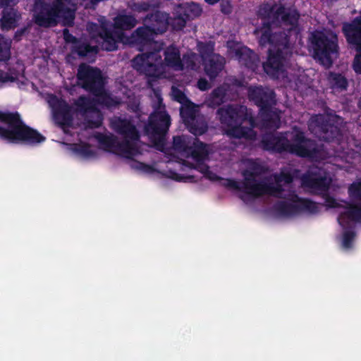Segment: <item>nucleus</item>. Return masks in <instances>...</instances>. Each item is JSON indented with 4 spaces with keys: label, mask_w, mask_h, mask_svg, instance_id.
Segmentation results:
<instances>
[{
    "label": "nucleus",
    "mask_w": 361,
    "mask_h": 361,
    "mask_svg": "<svg viewBox=\"0 0 361 361\" xmlns=\"http://www.w3.org/2000/svg\"><path fill=\"white\" fill-rule=\"evenodd\" d=\"M262 146L267 151L286 152L302 158H314L320 152V147L317 142L307 138L298 126L293 127L288 131L264 135L262 140Z\"/></svg>",
    "instance_id": "f257e3e1"
},
{
    "label": "nucleus",
    "mask_w": 361,
    "mask_h": 361,
    "mask_svg": "<svg viewBox=\"0 0 361 361\" xmlns=\"http://www.w3.org/2000/svg\"><path fill=\"white\" fill-rule=\"evenodd\" d=\"M261 33L259 44L271 45L267 61L263 63L264 72L272 78H277L283 68L284 52L289 47V37L284 32H272V22H265L255 30L254 33Z\"/></svg>",
    "instance_id": "f03ea898"
},
{
    "label": "nucleus",
    "mask_w": 361,
    "mask_h": 361,
    "mask_svg": "<svg viewBox=\"0 0 361 361\" xmlns=\"http://www.w3.org/2000/svg\"><path fill=\"white\" fill-rule=\"evenodd\" d=\"M164 59H162L161 49H155L138 54L132 61L133 67L148 77L157 78L164 71L166 66L176 71H183L180 52L173 45H169L164 50Z\"/></svg>",
    "instance_id": "7ed1b4c3"
},
{
    "label": "nucleus",
    "mask_w": 361,
    "mask_h": 361,
    "mask_svg": "<svg viewBox=\"0 0 361 361\" xmlns=\"http://www.w3.org/2000/svg\"><path fill=\"white\" fill-rule=\"evenodd\" d=\"M0 140L11 144L36 145L46 140V137L37 130L26 125L18 112L0 111Z\"/></svg>",
    "instance_id": "20e7f679"
},
{
    "label": "nucleus",
    "mask_w": 361,
    "mask_h": 361,
    "mask_svg": "<svg viewBox=\"0 0 361 361\" xmlns=\"http://www.w3.org/2000/svg\"><path fill=\"white\" fill-rule=\"evenodd\" d=\"M216 114L221 124L228 127L226 133L235 138L252 139L256 133L252 128L243 126L245 121H250L253 127L254 119L247 113V108L244 105L229 104L219 108Z\"/></svg>",
    "instance_id": "39448f33"
},
{
    "label": "nucleus",
    "mask_w": 361,
    "mask_h": 361,
    "mask_svg": "<svg viewBox=\"0 0 361 361\" xmlns=\"http://www.w3.org/2000/svg\"><path fill=\"white\" fill-rule=\"evenodd\" d=\"M77 78L82 88L96 97L99 104L107 108L118 104V102L105 90V80L99 68L82 63L78 67Z\"/></svg>",
    "instance_id": "423d86ee"
},
{
    "label": "nucleus",
    "mask_w": 361,
    "mask_h": 361,
    "mask_svg": "<svg viewBox=\"0 0 361 361\" xmlns=\"http://www.w3.org/2000/svg\"><path fill=\"white\" fill-rule=\"evenodd\" d=\"M249 99L259 107V115L262 126L268 129H277L281 126V116L274 109L276 104L274 90L262 86L250 87L248 90Z\"/></svg>",
    "instance_id": "0eeeda50"
},
{
    "label": "nucleus",
    "mask_w": 361,
    "mask_h": 361,
    "mask_svg": "<svg viewBox=\"0 0 361 361\" xmlns=\"http://www.w3.org/2000/svg\"><path fill=\"white\" fill-rule=\"evenodd\" d=\"M313 58L323 66L330 68L334 63V55L339 51L338 39L333 31L314 30L309 37Z\"/></svg>",
    "instance_id": "6e6552de"
},
{
    "label": "nucleus",
    "mask_w": 361,
    "mask_h": 361,
    "mask_svg": "<svg viewBox=\"0 0 361 361\" xmlns=\"http://www.w3.org/2000/svg\"><path fill=\"white\" fill-rule=\"evenodd\" d=\"M252 171L245 170L243 172L244 181L243 182L245 192L255 197L264 195H269L277 198H287L283 195L284 189L281 185H274L264 183H257L256 176L262 171L260 164L254 162L251 166Z\"/></svg>",
    "instance_id": "1a4fd4ad"
},
{
    "label": "nucleus",
    "mask_w": 361,
    "mask_h": 361,
    "mask_svg": "<svg viewBox=\"0 0 361 361\" xmlns=\"http://www.w3.org/2000/svg\"><path fill=\"white\" fill-rule=\"evenodd\" d=\"M61 3L59 0L51 3L45 0H35L33 4V18L35 23L42 27L56 26L61 21L63 25V13L59 8Z\"/></svg>",
    "instance_id": "9d476101"
},
{
    "label": "nucleus",
    "mask_w": 361,
    "mask_h": 361,
    "mask_svg": "<svg viewBox=\"0 0 361 361\" xmlns=\"http://www.w3.org/2000/svg\"><path fill=\"white\" fill-rule=\"evenodd\" d=\"M288 199L291 202L279 201L274 204L277 213L283 216H292L302 212L314 214L319 212L316 202L307 198L300 197L295 191L289 193Z\"/></svg>",
    "instance_id": "9b49d317"
},
{
    "label": "nucleus",
    "mask_w": 361,
    "mask_h": 361,
    "mask_svg": "<svg viewBox=\"0 0 361 361\" xmlns=\"http://www.w3.org/2000/svg\"><path fill=\"white\" fill-rule=\"evenodd\" d=\"M341 30L347 43L357 52L352 64L353 69L356 74H361V16L350 22L343 23Z\"/></svg>",
    "instance_id": "f8f14e48"
},
{
    "label": "nucleus",
    "mask_w": 361,
    "mask_h": 361,
    "mask_svg": "<svg viewBox=\"0 0 361 361\" xmlns=\"http://www.w3.org/2000/svg\"><path fill=\"white\" fill-rule=\"evenodd\" d=\"M309 129L320 140L326 142L339 141L342 137L341 129L323 114L311 117Z\"/></svg>",
    "instance_id": "ddd939ff"
},
{
    "label": "nucleus",
    "mask_w": 361,
    "mask_h": 361,
    "mask_svg": "<svg viewBox=\"0 0 361 361\" xmlns=\"http://www.w3.org/2000/svg\"><path fill=\"white\" fill-rule=\"evenodd\" d=\"M74 113L86 117L87 126L90 128H99L103 123V115L96 107L93 99L86 96H80L73 103Z\"/></svg>",
    "instance_id": "4468645a"
},
{
    "label": "nucleus",
    "mask_w": 361,
    "mask_h": 361,
    "mask_svg": "<svg viewBox=\"0 0 361 361\" xmlns=\"http://www.w3.org/2000/svg\"><path fill=\"white\" fill-rule=\"evenodd\" d=\"M49 103L56 125L61 128L71 127L74 115L72 106L65 99L59 98L54 94L51 95Z\"/></svg>",
    "instance_id": "2eb2a0df"
},
{
    "label": "nucleus",
    "mask_w": 361,
    "mask_h": 361,
    "mask_svg": "<svg viewBox=\"0 0 361 361\" xmlns=\"http://www.w3.org/2000/svg\"><path fill=\"white\" fill-rule=\"evenodd\" d=\"M171 126V117L165 110L154 111L150 114L145 126V133L154 139H161Z\"/></svg>",
    "instance_id": "dca6fc26"
},
{
    "label": "nucleus",
    "mask_w": 361,
    "mask_h": 361,
    "mask_svg": "<svg viewBox=\"0 0 361 361\" xmlns=\"http://www.w3.org/2000/svg\"><path fill=\"white\" fill-rule=\"evenodd\" d=\"M155 36L145 23L133 30L130 35H126V44L143 51L153 44Z\"/></svg>",
    "instance_id": "f3484780"
},
{
    "label": "nucleus",
    "mask_w": 361,
    "mask_h": 361,
    "mask_svg": "<svg viewBox=\"0 0 361 361\" xmlns=\"http://www.w3.org/2000/svg\"><path fill=\"white\" fill-rule=\"evenodd\" d=\"M301 180L305 187L322 192L329 190L331 181L326 175L322 174L318 168L309 169Z\"/></svg>",
    "instance_id": "a211bd4d"
},
{
    "label": "nucleus",
    "mask_w": 361,
    "mask_h": 361,
    "mask_svg": "<svg viewBox=\"0 0 361 361\" xmlns=\"http://www.w3.org/2000/svg\"><path fill=\"white\" fill-rule=\"evenodd\" d=\"M111 127L123 139L140 140V132L130 118L115 117L111 121Z\"/></svg>",
    "instance_id": "6ab92c4d"
},
{
    "label": "nucleus",
    "mask_w": 361,
    "mask_h": 361,
    "mask_svg": "<svg viewBox=\"0 0 361 361\" xmlns=\"http://www.w3.org/2000/svg\"><path fill=\"white\" fill-rule=\"evenodd\" d=\"M141 21L142 24L146 23V26H148L155 35L163 34L168 30L169 15L157 10L154 12L147 13L142 18Z\"/></svg>",
    "instance_id": "aec40b11"
},
{
    "label": "nucleus",
    "mask_w": 361,
    "mask_h": 361,
    "mask_svg": "<svg viewBox=\"0 0 361 361\" xmlns=\"http://www.w3.org/2000/svg\"><path fill=\"white\" fill-rule=\"evenodd\" d=\"M300 15L295 8H286L283 4H279L274 13V21H279L285 25L295 28L298 25Z\"/></svg>",
    "instance_id": "412c9836"
},
{
    "label": "nucleus",
    "mask_w": 361,
    "mask_h": 361,
    "mask_svg": "<svg viewBox=\"0 0 361 361\" xmlns=\"http://www.w3.org/2000/svg\"><path fill=\"white\" fill-rule=\"evenodd\" d=\"M102 39V49L106 51H111L118 49V43L123 42L126 44V34L123 32L111 30L108 28L104 30Z\"/></svg>",
    "instance_id": "4be33fe9"
},
{
    "label": "nucleus",
    "mask_w": 361,
    "mask_h": 361,
    "mask_svg": "<svg viewBox=\"0 0 361 361\" xmlns=\"http://www.w3.org/2000/svg\"><path fill=\"white\" fill-rule=\"evenodd\" d=\"M204 69L210 79H214L224 66V58L217 54L202 61Z\"/></svg>",
    "instance_id": "5701e85b"
},
{
    "label": "nucleus",
    "mask_w": 361,
    "mask_h": 361,
    "mask_svg": "<svg viewBox=\"0 0 361 361\" xmlns=\"http://www.w3.org/2000/svg\"><path fill=\"white\" fill-rule=\"evenodd\" d=\"M58 0H54L57 1ZM61 6L59 8L63 15V25L73 27L75 18V6L78 0H59Z\"/></svg>",
    "instance_id": "b1692460"
},
{
    "label": "nucleus",
    "mask_w": 361,
    "mask_h": 361,
    "mask_svg": "<svg viewBox=\"0 0 361 361\" xmlns=\"http://www.w3.org/2000/svg\"><path fill=\"white\" fill-rule=\"evenodd\" d=\"M235 55L241 66L254 71L259 62V59L253 51L248 48L238 49Z\"/></svg>",
    "instance_id": "393cba45"
},
{
    "label": "nucleus",
    "mask_w": 361,
    "mask_h": 361,
    "mask_svg": "<svg viewBox=\"0 0 361 361\" xmlns=\"http://www.w3.org/2000/svg\"><path fill=\"white\" fill-rule=\"evenodd\" d=\"M138 23L133 14L119 13L114 18V28L118 32L130 30Z\"/></svg>",
    "instance_id": "a878e982"
},
{
    "label": "nucleus",
    "mask_w": 361,
    "mask_h": 361,
    "mask_svg": "<svg viewBox=\"0 0 361 361\" xmlns=\"http://www.w3.org/2000/svg\"><path fill=\"white\" fill-rule=\"evenodd\" d=\"M137 141L130 139H123L121 142L118 141L115 154L127 159H132L139 152L138 147L136 145Z\"/></svg>",
    "instance_id": "bb28decb"
},
{
    "label": "nucleus",
    "mask_w": 361,
    "mask_h": 361,
    "mask_svg": "<svg viewBox=\"0 0 361 361\" xmlns=\"http://www.w3.org/2000/svg\"><path fill=\"white\" fill-rule=\"evenodd\" d=\"M346 219L361 223V204H350L347 210L341 213L338 217V224L343 228L345 227Z\"/></svg>",
    "instance_id": "cd10ccee"
},
{
    "label": "nucleus",
    "mask_w": 361,
    "mask_h": 361,
    "mask_svg": "<svg viewBox=\"0 0 361 361\" xmlns=\"http://www.w3.org/2000/svg\"><path fill=\"white\" fill-rule=\"evenodd\" d=\"M71 52L80 58H94L98 54L99 48L80 39L75 45H72Z\"/></svg>",
    "instance_id": "c85d7f7f"
},
{
    "label": "nucleus",
    "mask_w": 361,
    "mask_h": 361,
    "mask_svg": "<svg viewBox=\"0 0 361 361\" xmlns=\"http://www.w3.org/2000/svg\"><path fill=\"white\" fill-rule=\"evenodd\" d=\"M196 162L204 161L208 157L207 145L198 138H195L187 153Z\"/></svg>",
    "instance_id": "c756f323"
},
{
    "label": "nucleus",
    "mask_w": 361,
    "mask_h": 361,
    "mask_svg": "<svg viewBox=\"0 0 361 361\" xmlns=\"http://www.w3.org/2000/svg\"><path fill=\"white\" fill-rule=\"evenodd\" d=\"M327 81L331 89L338 92L347 90L349 85L348 80L343 74L334 71L329 72Z\"/></svg>",
    "instance_id": "7c9ffc66"
},
{
    "label": "nucleus",
    "mask_w": 361,
    "mask_h": 361,
    "mask_svg": "<svg viewBox=\"0 0 361 361\" xmlns=\"http://www.w3.org/2000/svg\"><path fill=\"white\" fill-rule=\"evenodd\" d=\"M94 137L104 151L115 154L118 142L116 136L112 133H97L94 135Z\"/></svg>",
    "instance_id": "2f4dec72"
},
{
    "label": "nucleus",
    "mask_w": 361,
    "mask_h": 361,
    "mask_svg": "<svg viewBox=\"0 0 361 361\" xmlns=\"http://www.w3.org/2000/svg\"><path fill=\"white\" fill-rule=\"evenodd\" d=\"M185 126L189 132L195 136L202 135L208 130V125L205 118L201 114L197 116V117Z\"/></svg>",
    "instance_id": "473e14b6"
},
{
    "label": "nucleus",
    "mask_w": 361,
    "mask_h": 361,
    "mask_svg": "<svg viewBox=\"0 0 361 361\" xmlns=\"http://www.w3.org/2000/svg\"><path fill=\"white\" fill-rule=\"evenodd\" d=\"M278 7L276 4H271L268 2H265L262 4L258 9L257 16L262 20V23L265 22H272V24L275 22L274 21V13Z\"/></svg>",
    "instance_id": "72a5a7b5"
},
{
    "label": "nucleus",
    "mask_w": 361,
    "mask_h": 361,
    "mask_svg": "<svg viewBox=\"0 0 361 361\" xmlns=\"http://www.w3.org/2000/svg\"><path fill=\"white\" fill-rule=\"evenodd\" d=\"M226 88L222 85L214 89L208 99L209 106L216 107L226 102Z\"/></svg>",
    "instance_id": "f704fd0d"
},
{
    "label": "nucleus",
    "mask_w": 361,
    "mask_h": 361,
    "mask_svg": "<svg viewBox=\"0 0 361 361\" xmlns=\"http://www.w3.org/2000/svg\"><path fill=\"white\" fill-rule=\"evenodd\" d=\"M179 10L188 21L199 17L202 12L200 5L195 2H190L180 6Z\"/></svg>",
    "instance_id": "c9c22d12"
},
{
    "label": "nucleus",
    "mask_w": 361,
    "mask_h": 361,
    "mask_svg": "<svg viewBox=\"0 0 361 361\" xmlns=\"http://www.w3.org/2000/svg\"><path fill=\"white\" fill-rule=\"evenodd\" d=\"M18 17V13L13 8L4 10L1 18L2 27L6 30L14 28L17 25Z\"/></svg>",
    "instance_id": "e433bc0d"
},
{
    "label": "nucleus",
    "mask_w": 361,
    "mask_h": 361,
    "mask_svg": "<svg viewBox=\"0 0 361 361\" xmlns=\"http://www.w3.org/2000/svg\"><path fill=\"white\" fill-rule=\"evenodd\" d=\"M184 105L185 106L180 109V114L184 124L186 126L200 114L195 109L194 104L191 102Z\"/></svg>",
    "instance_id": "4c0bfd02"
},
{
    "label": "nucleus",
    "mask_w": 361,
    "mask_h": 361,
    "mask_svg": "<svg viewBox=\"0 0 361 361\" xmlns=\"http://www.w3.org/2000/svg\"><path fill=\"white\" fill-rule=\"evenodd\" d=\"M11 41L0 35V61H8L11 59Z\"/></svg>",
    "instance_id": "58836bf2"
},
{
    "label": "nucleus",
    "mask_w": 361,
    "mask_h": 361,
    "mask_svg": "<svg viewBox=\"0 0 361 361\" xmlns=\"http://www.w3.org/2000/svg\"><path fill=\"white\" fill-rule=\"evenodd\" d=\"M131 11L137 13L147 12L152 9L159 7V4H154L149 1H133L128 4Z\"/></svg>",
    "instance_id": "ea45409f"
},
{
    "label": "nucleus",
    "mask_w": 361,
    "mask_h": 361,
    "mask_svg": "<svg viewBox=\"0 0 361 361\" xmlns=\"http://www.w3.org/2000/svg\"><path fill=\"white\" fill-rule=\"evenodd\" d=\"M108 29L105 23H102L99 25L96 23H89L87 25V30L90 33V35L95 38V37H102L104 30Z\"/></svg>",
    "instance_id": "a19ab883"
},
{
    "label": "nucleus",
    "mask_w": 361,
    "mask_h": 361,
    "mask_svg": "<svg viewBox=\"0 0 361 361\" xmlns=\"http://www.w3.org/2000/svg\"><path fill=\"white\" fill-rule=\"evenodd\" d=\"M173 147L175 150L187 154L190 145L186 137L184 136L177 135L174 136L173 138Z\"/></svg>",
    "instance_id": "79ce46f5"
},
{
    "label": "nucleus",
    "mask_w": 361,
    "mask_h": 361,
    "mask_svg": "<svg viewBox=\"0 0 361 361\" xmlns=\"http://www.w3.org/2000/svg\"><path fill=\"white\" fill-rule=\"evenodd\" d=\"M214 45L212 42L201 43L199 45V51L202 58V60L211 58L212 56H216L217 54L214 53Z\"/></svg>",
    "instance_id": "37998d69"
},
{
    "label": "nucleus",
    "mask_w": 361,
    "mask_h": 361,
    "mask_svg": "<svg viewBox=\"0 0 361 361\" xmlns=\"http://www.w3.org/2000/svg\"><path fill=\"white\" fill-rule=\"evenodd\" d=\"M74 151L84 158H92L97 157V152L92 149L90 145L87 143L77 145L74 148Z\"/></svg>",
    "instance_id": "c03bdc74"
},
{
    "label": "nucleus",
    "mask_w": 361,
    "mask_h": 361,
    "mask_svg": "<svg viewBox=\"0 0 361 361\" xmlns=\"http://www.w3.org/2000/svg\"><path fill=\"white\" fill-rule=\"evenodd\" d=\"M188 21L179 10L177 11L176 16L171 20V23L173 30L179 31L185 27Z\"/></svg>",
    "instance_id": "a18cd8bd"
},
{
    "label": "nucleus",
    "mask_w": 361,
    "mask_h": 361,
    "mask_svg": "<svg viewBox=\"0 0 361 361\" xmlns=\"http://www.w3.org/2000/svg\"><path fill=\"white\" fill-rule=\"evenodd\" d=\"M181 62L183 63V70L184 68L195 69L196 63L195 61V54L193 53L183 54Z\"/></svg>",
    "instance_id": "49530a36"
},
{
    "label": "nucleus",
    "mask_w": 361,
    "mask_h": 361,
    "mask_svg": "<svg viewBox=\"0 0 361 361\" xmlns=\"http://www.w3.org/2000/svg\"><path fill=\"white\" fill-rule=\"evenodd\" d=\"M355 235L356 233L353 230L345 231L343 234V247L347 249L350 248L353 245Z\"/></svg>",
    "instance_id": "de8ad7c7"
},
{
    "label": "nucleus",
    "mask_w": 361,
    "mask_h": 361,
    "mask_svg": "<svg viewBox=\"0 0 361 361\" xmlns=\"http://www.w3.org/2000/svg\"><path fill=\"white\" fill-rule=\"evenodd\" d=\"M172 92L174 100L179 102L180 104L184 105L190 102L185 93L178 88L173 87Z\"/></svg>",
    "instance_id": "09e8293b"
},
{
    "label": "nucleus",
    "mask_w": 361,
    "mask_h": 361,
    "mask_svg": "<svg viewBox=\"0 0 361 361\" xmlns=\"http://www.w3.org/2000/svg\"><path fill=\"white\" fill-rule=\"evenodd\" d=\"M276 185H280L279 183L284 182L285 183L289 184L293 181V176L289 172H281L276 178Z\"/></svg>",
    "instance_id": "8fccbe9b"
},
{
    "label": "nucleus",
    "mask_w": 361,
    "mask_h": 361,
    "mask_svg": "<svg viewBox=\"0 0 361 361\" xmlns=\"http://www.w3.org/2000/svg\"><path fill=\"white\" fill-rule=\"evenodd\" d=\"M224 186L228 188H232L235 190L241 191L243 190L245 192V189L243 188V185H240V183L235 180L231 178H227L225 180Z\"/></svg>",
    "instance_id": "3c124183"
},
{
    "label": "nucleus",
    "mask_w": 361,
    "mask_h": 361,
    "mask_svg": "<svg viewBox=\"0 0 361 361\" xmlns=\"http://www.w3.org/2000/svg\"><path fill=\"white\" fill-rule=\"evenodd\" d=\"M135 167L137 169L146 173L150 174L155 172V169L153 166L140 161H136V165Z\"/></svg>",
    "instance_id": "603ef678"
},
{
    "label": "nucleus",
    "mask_w": 361,
    "mask_h": 361,
    "mask_svg": "<svg viewBox=\"0 0 361 361\" xmlns=\"http://www.w3.org/2000/svg\"><path fill=\"white\" fill-rule=\"evenodd\" d=\"M221 11L224 14H231L233 11V7L231 0H221L220 3Z\"/></svg>",
    "instance_id": "864d4df0"
},
{
    "label": "nucleus",
    "mask_w": 361,
    "mask_h": 361,
    "mask_svg": "<svg viewBox=\"0 0 361 361\" xmlns=\"http://www.w3.org/2000/svg\"><path fill=\"white\" fill-rule=\"evenodd\" d=\"M63 36L66 43H72L73 45H75L76 43L80 40L76 37L73 35L67 28L63 30Z\"/></svg>",
    "instance_id": "5fc2aeb1"
},
{
    "label": "nucleus",
    "mask_w": 361,
    "mask_h": 361,
    "mask_svg": "<svg viewBox=\"0 0 361 361\" xmlns=\"http://www.w3.org/2000/svg\"><path fill=\"white\" fill-rule=\"evenodd\" d=\"M349 192L356 198L361 200V183H353L349 187Z\"/></svg>",
    "instance_id": "6e6d98bb"
},
{
    "label": "nucleus",
    "mask_w": 361,
    "mask_h": 361,
    "mask_svg": "<svg viewBox=\"0 0 361 361\" xmlns=\"http://www.w3.org/2000/svg\"><path fill=\"white\" fill-rule=\"evenodd\" d=\"M17 80L16 76H11L8 72L0 71V82L6 83L8 82H14Z\"/></svg>",
    "instance_id": "4d7b16f0"
},
{
    "label": "nucleus",
    "mask_w": 361,
    "mask_h": 361,
    "mask_svg": "<svg viewBox=\"0 0 361 361\" xmlns=\"http://www.w3.org/2000/svg\"><path fill=\"white\" fill-rule=\"evenodd\" d=\"M194 168L202 173L204 176L206 175L207 172H208L209 169V166L204 164V161L196 162V165Z\"/></svg>",
    "instance_id": "13d9d810"
},
{
    "label": "nucleus",
    "mask_w": 361,
    "mask_h": 361,
    "mask_svg": "<svg viewBox=\"0 0 361 361\" xmlns=\"http://www.w3.org/2000/svg\"><path fill=\"white\" fill-rule=\"evenodd\" d=\"M197 87L202 91H205L210 88V85L206 79L200 78L197 81Z\"/></svg>",
    "instance_id": "bf43d9fd"
},
{
    "label": "nucleus",
    "mask_w": 361,
    "mask_h": 361,
    "mask_svg": "<svg viewBox=\"0 0 361 361\" xmlns=\"http://www.w3.org/2000/svg\"><path fill=\"white\" fill-rule=\"evenodd\" d=\"M325 200L327 206L330 208H336L338 207V203L336 202V199L331 196L328 195Z\"/></svg>",
    "instance_id": "052dcab7"
},
{
    "label": "nucleus",
    "mask_w": 361,
    "mask_h": 361,
    "mask_svg": "<svg viewBox=\"0 0 361 361\" xmlns=\"http://www.w3.org/2000/svg\"><path fill=\"white\" fill-rule=\"evenodd\" d=\"M204 177L207 178V179H209L210 180H213V181L219 180L221 179V178L220 176H219L215 173L210 171V169H209V171L207 172Z\"/></svg>",
    "instance_id": "680f3d73"
},
{
    "label": "nucleus",
    "mask_w": 361,
    "mask_h": 361,
    "mask_svg": "<svg viewBox=\"0 0 361 361\" xmlns=\"http://www.w3.org/2000/svg\"><path fill=\"white\" fill-rule=\"evenodd\" d=\"M26 30L27 29L25 27L17 30L14 35V39L16 41L20 40L22 37L25 35Z\"/></svg>",
    "instance_id": "e2e57ef3"
},
{
    "label": "nucleus",
    "mask_w": 361,
    "mask_h": 361,
    "mask_svg": "<svg viewBox=\"0 0 361 361\" xmlns=\"http://www.w3.org/2000/svg\"><path fill=\"white\" fill-rule=\"evenodd\" d=\"M8 73H9V74H11V76L14 75V76L17 77V79L18 78L19 72H18V71L16 68H8Z\"/></svg>",
    "instance_id": "0e129e2a"
},
{
    "label": "nucleus",
    "mask_w": 361,
    "mask_h": 361,
    "mask_svg": "<svg viewBox=\"0 0 361 361\" xmlns=\"http://www.w3.org/2000/svg\"><path fill=\"white\" fill-rule=\"evenodd\" d=\"M16 0H0V4L2 6H8L13 4Z\"/></svg>",
    "instance_id": "69168bd1"
},
{
    "label": "nucleus",
    "mask_w": 361,
    "mask_h": 361,
    "mask_svg": "<svg viewBox=\"0 0 361 361\" xmlns=\"http://www.w3.org/2000/svg\"><path fill=\"white\" fill-rule=\"evenodd\" d=\"M204 1L206 3H207L209 5H214L216 3H218L219 1H220V0H204Z\"/></svg>",
    "instance_id": "338daca9"
},
{
    "label": "nucleus",
    "mask_w": 361,
    "mask_h": 361,
    "mask_svg": "<svg viewBox=\"0 0 361 361\" xmlns=\"http://www.w3.org/2000/svg\"><path fill=\"white\" fill-rule=\"evenodd\" d=\"M159 102L160 104H161L162 103V99L160 98Z\"/></svg>",
    "instance_id": "774afa93"
}]
</instances>
